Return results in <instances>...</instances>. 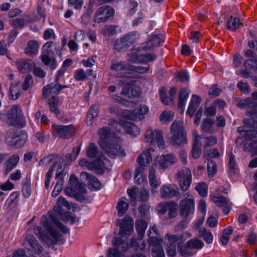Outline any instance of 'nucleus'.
Masks as SVG:
<instances>
[{"mask_svg": "<svg viewBox=\"0 0 257 257\" xmlns=\"http://www.w3.org/2000/svg\"><path fill=\"white\" fill-rule=\"evenodd\" d=\"M148 242L151 247L153 255L155 257H165L162 247L163 239L159 237V231L156 225L150 226L148 231Z\"/></svg>", "mask_w": 257, "mask_h": 257, "instance_id": "nucleus-4", "label": "nucleus"}, {"mask_svg": "<svg viewBox=\"0 0 257 257\" xmlns=\"http://www.w3.org/2000/svg\"><path fill=\"white\" fill-rule=\"evenodd\" d=\"M17 69L21 73H27L31 71L35 66L34 62L28 59H22L16 62Z\"/></svg>", "mask_w": 257, "mask_h": 257, "instance_id": "nucleus-26", "label": "nucleus"}, {"mask_svg": "<svg viewBox=\"0 0 257 257\" xmlns=\"http://www.w3.org/2000/svg\"><path fill=\"white\" fill-rule=\"evenodd\" d=\"M114 14V9L107 6L100 7L96 11L93 21L96 23H104L107 22Z\"/></svg>", "mask_w": 257, "mask_h": 257, "instance_id": "nucleus-12", "label": "nucleus"}, {"mask_svg": "<svg viewBox=\"0 0 257 257\" xmlns=\"http://www.w3.org/2000/svg\"><path fill=\"white\" fill-rule=\"evenodd\" d=\"M24 244L25 248L32 253L39 255L44 251V247L34 236H27Z\"/></svg>", "mask_w": 257, "mask_h": 257, "instance_id": "nucleus-15", "label": "nucleus"}, {"mask_svg": "<svg viewBox=\"0 0 257 257\" xmlns=\"http://www.w3.org/2000/svg\"><path fill=\"white\" fill-rule=\"evenodd\" d=\"M149 111L148 107L145 105H140L133 110L128 111L127 116L129 119L133 120H141L145 118Z\"/></svg>", "mask_w": 257, "mask_h": 257, "instance_id": "nucleus-21", "label": "nucleus"}, {"mask_svg": "<svg viewBox=\"0 0 257 257\" xmlns=\"http://www.w3.org/2000/svg\"><path fill=\"white\" fill-rule=\"evenodd\" d=\"M126 58L127 61L132 63H140L141 55L137 52H132L127 55Z\"/></svg>", "mask_w": 257, "mask_h": 257, "instance_id": "nucleus-55", "label": "nucleus"}, {"mask_svg": "<svg viewBox=\"0 0 257 257\" xmlns=\"http://www.w3.org/2000/svg\"><path fill=\"white\" fill-rule=\"evenodd\" d=\"M52 135L54 137H59L63 139H69L72 136V125H53Z\"/></svg>", "mask_w": 257, "mask_h": 257, "instance_id": "nucleus-18", "label": "nucleus"}, {"mask_svg": "<svg viewBox=\"0 0 257 257\" xmlns=\"http://www.w3.org/2000/svg\"><path fill=\"white\" fill-rule=\"evenodd\" d=\"M232 229L231 226H228L223 230L222 234L220 238V240L222 244L226 245L229 239V236L232 234Z\"/></svg>", "mask_w": 257, "mask_h": 257, "instance_id": "nucleus-49", "label": "nucleus"}, {"mask_svg": "<svg viewBox=\"0 0 257 257\" xmlns=\"http://www.w3.org/2000/svg\"><path fill=\"white\" fill-rule=\"evenodd\" d=\"M186 197L182 199L179 204V213L184 218H186L193 214L195 210V202L193 197L186 193Z\"/></svg>", "mask_w": 257, "mask_h": 257, "instance_id": "nucleus-10", "label": "nucleus"}, {"mask_svg": "<svg viewBox=\"0 0 257 257\" xmlns=\"http://www.w3.org/2000/svg\"><path fill=\"white\" fill-rule=\"evenodd\" d=\"M190 92V91L188 89L182 88L179 93L178 109L181 113L183 112L184 111L185 104Z\"/></svg>", "mask_w": 257, "mask_h": 257, "instance_id": "nucleus-30", "label": "nucleus"}, {"mask_svg": "<svg viewBox=\"0 0 257 257\" xmlns=\"http://www.w3.org/2000/svg\"><path fill=\"white\" fill-rule=\"evenodd\" d=\"M149 67L135 66L131 64L130 65V71L140 74H146L149 72Z\"/></svg>", "mask_w": 257, "mask_h": 257, "instance_id": "nucleus-57", "label": "nucleus"}, {"mask_svg": "<svg viewBox=\"0 0 257 257\" xmlns=\"http://www.w3.org/2000/svg\"><path fill=\"white\" fill-rule=\"evenodd\" d=\"M67 87V85L60 84L58 82L48 84L43 89V96L45 98H48L51 94H57L62 89Z\"/></svg>", "mask_w": 257, "mask_h": 257, "instance_id": "nucleus-27", "label": "nucleus"}, {"mask_svg": "<svg viewBox=\"0 0 257 257\" xmlns=\"http://www.w3.org/2000/svg\"><path fill=\"white\" fill-rule=\"evenodd\" d=\"M80 177L82 178H86L88 182V186L94 190H98L100 189L101 183L97 178L94 176L83 172L81 173Z\"/></svg>", "mask_w": 257, "mask_h": 257, "instance_id": "nucleus-28", "label": "nucleus"}, {"mask_svg": "<svg viewBox=\"0 0 257 257\" xmlns=\"http://www.w3.org/2000/svg\"><path fill=\"white\" fill-rule=\"evenodd\" d=\"M79 165L84 169L89 170H95L98 173H102L105 170L104 165L103 163H99L97 161H89L86 159H82L79 162Z\"/></svg>", "mask_w": 257, "mask_h": 257, "instance_id": "nucleus-20", "label": "nucleus"}, {"mask_svg": "<svg viewBox=\"0 0 257 257\" xmlns=\"http://www.w3.org/2000/svg\"><path fill=\"white\" fill-rule=\"evenodd\" d=\"M39 45L35 41L28 42L27 46L25 48V53L29 55L34 56L37 54Z\"/></svg>", "mask_w": 257, "mask_h": 257, "instance_id": "nucleus-38", "label": "nucleus"}, {"mask_svg": "<svg viewBox=\"0 0 257 257\" xmlns=\"http://www.w3.org/2000/svg\"><path fill=\"white\" fill-rule=\"evenodd\" d=\"M7 121L9 125L23 127L25 122L21 107L19 105H13L7 113Z\"/></svg>", "mask_w": 257, "mask_h": 257, "instance_id": "nucleus-7", "label": "nucleus"}, {"mask_svg": "<svg viewBox=\"0 0 257 257\" xmlns=\"http://www.w3.org/2000/svg\"><path fill=\"white\" fill-rule=\"evenodd\" d=\"M177 208V204L175 202L171 201V205H170V207L168 210L169 218H173L176 217Z\"/></svg>", "mask_w": 257, "mask_h": 257, "instance_id": "nucleus-62", "label": "nucleus"}, {"mask_svg": "<svg viewBox=\"0 0 257 257\" xmlns=\"http://www.w3.org/2000/svg\"><path fill=\"white\" fill-rule=\"evenodd\" d=\"M186 243L187 246L191 249H199L204 245V243L201 240L197 238L191 239L188 240Z\"/></svg>", "mask_w": 257, "mask_h": 257, "instance_id": "nucleus-48", "label": "nucleus"}, {"mask_svg": "<svg viewBox=\"0 0 257 257\" xmlns=\"http://www.w3.org/2000/svg\"><path fill=\"white\" fill-rule=\"evenodd\" d=\"M154 152V149L149 148L141 153L137 158L139 167H142L145 169V168L152 162V155Z\"/></svg>", "mask_w": 257, "mask_h": 257, "instance_id": "nucleus-24", "label": "nucleus"}, {"mask_svg": "<svg viewBox=\"0 0 257 257\" xmlns=\"http://www.w3.org/2000/svg\"><path fill=\"white\" fill-rule=\"evenodd\" d=\"M19 81L11 84L9 91V97L10 99L16 100L20 97L21 92L20 91V87H19Z\"/></svg>", "mask_w": 257, "mask_h": 257, "instance_id": "nucleus-36", "label": "nucleus"}, {"mask_svg": "<svg viewBox=\"0 0 257 257\" xmlns=\"http://www.w3.org/2000/svg\"><path fill=\"white\" fill-rule=\"evenodd\" d=\"M93 4L91 1L86 11L82 16V21L84 24H87L91 20V17L93 12Z\"/></svg>", "mask_w": 257, "mask_h": 257, "instance_id": "nucleus-47", "label": "nucleus"}, {"mask_svg": "<svg viewBox=\"0 0 257 257\" xmlns=\"http://www.w3.org/2000/svg\"><path fill=\"white\" fill-rule=\"evenodd\" d=\"M212 201L218 207H221L225 214L229 213L231 210V203L225 197L221 196H214L211 198Z\"/></svg>", "mask_w": 257, "mask_h": 257, "instance_id": "nucleus-25", "label": "nucleus"}, {"mask_svg": "<svg viewBox=\"0 0 257 257\" xmlns=\"http://www.w3.org/2000/svg\"><path fill=\"white\" fill-rule=\"evenodd\" d=\"M200 102V97L197 95L193 94L187 109V114L192 117Z\"/></svg>", "mask_w": 257, "mask_h": 257, "instance_id": "nucleus-34", "label": "nucleus"}, {"mask_svg": "<svg viewBox=\"0 0 257 257\" xmlns=\"http://www.w3.org/2000/svg\"><path fill=\"white\" fill-rule=\"evenodd\" d=\"M169 141L174 146H182L187 143L186 133L182 120H175L172 124Z\"/></svg>", "mask_w": 257, "mask_h": 257, "instance_id": "nucleus-5", "label": "nucleus"}, {"mask_svg": "<svg viewBox=\"0 0 257 257\" xmlns=\"http://www.w3.org/2000/svg\"><path fill=\"white\" fill-rule=\"evenodd\" d=\"M162 198H171L179 194L178 188L174 184L163 185L160 190Z\"/></svg>", "mask_w": 257, "mask_h": 257, "instance_id": "nucleus-23", "label": "nucleus"}, {"mask_svg": "<svg viewBox=\"0 0 257 257\" xmlns=\"http://www.w3.org/2000/svg\"><path fill=\"white\" fill-rule=\"evenodd\" d=\"M178 181L181 189L183 191H185L187 190L190 187L192 182V178L179 180Z\"/></svg>", "mask_w": 257, "mask_h": 257, "instance_id": "nucleus-64", "label": "nucleus"}, {"mask_svg": "<svg viewBox=\"0 0 257 257\" xmlns=\"http://www.w3.org/2000/svg\"><path fill=\"white\" fill-rule=\"evenodd\" d=\"M144 142L152 145H157L160 149L165 148L163 134L160 130H147L144 135Z\"/></svg>", "mask_w": 257, "mask_h": 257, "instance_id": "nucleus-8", "label": "nucleus"}, {"mask_svg": "<svg viewBox=\"0 0 257 257\" xmlns=\"http://www.w3.org/2000/svg\"><path fill=\"white\" fill-rule=\"evenodd\" d=\"M41 223L47 231L45 232L41 226L36 225L33 228L35 235L49 247L56 244L59 241L60 234L56 230L51 226L46 216H42Z\"/></svg>", "mask_w": 257, "mask_h": 257, "instance_id": "nucleus-3", "label": "nucleus"}, {"mask_svg": "<svg viewBox=\"0 0 257 257\" xmlns=\"http://www.w3.org/2000/svg\"><path fill=\"white\" fill-rule=\"evenodd\" d=\"M246 55L248 57L251 56L252 58V60H248V61L246 62L245 64L246 65V63H247L251 67H254L257 69V60H256V56L254 55L252 51L250 50H247L246 52Z\"/></svg>", "mask_w": 257, "mask_h": 257, "instance_id": "nucleus-59", "label": "nucleus"}, {"mask_svg": "<svg viewBox=\"0 0 257 257\" xmlns=\"http://www.w3.org/2000/svg\"><path fill=\"white\" fill-rule=\"evenodd\" d=\"M204 147L207 148L216 144L217 139L214 136H210L203 138Z\"/></svg>", "mask_w": 257, "mask_h": 257, "instance_id": "nucleus-61", "label": "nucleus"}, {"mask_svg": "<svg viewBox=\"0 0 257 257\" xmlns=\"http://www.w3.org/2000/svg\"><path fill=\"white\" fill-rule=\"evenodd\" d=\"M120 32V29L117 26H105L101 30V33L106 36H110Z\"/></svg>", "mask_w": 257, "mask_h": 257, "instance_id": "nucleus-44", "label": "nucleus"}, {"mask_svg": "<svg viewBox=\"0 0 257 257\" xmlns=\"http://www.w3.org/2000/svg\"><path fill=\"white\" fill-rule=\"evenodd\" d=\"M122 95L126 96L128 97H132V96H137L139 95V92L135 91V93H134V90L130 86L124 87L120 93Z\"/></svg>", "mask_w": 257, "mask_h": 257, "instance_id": "nucleus-54", "label": "nucleus"}, {"mask_svg": "<svg viewBox=\"0 0 257 257\" xmlns=\"http://www.w3.org/2000/svg\"><path fill=\"white\" fill-rule=\"evenodd\" d=\"M81 145L82 143L78 147H74L72 153L66 156L67 159L72 161L75 160L81 151Z\"/></svg>", "mask_w": 257, "mask_h": 257, "instance_id": "nucleus-56", "label": "nucleus"}, {"mask_svg": "<svg viewBox=\"0 0 257 257\" xmlns=\"http://www.w3.org/2000/svg\"><path fill=\"white\" fill-rule=\"evenodd\" d=\"M199 236L202 237L208 243H211L213 241V237L212 233L204 227L199 229Z\"/></svg>", "mask_w": 257, "mask_h": 257, "instance_id": "nucleus-46", "label": "nucleus"}, {"mask_svg": "<svg viewBox=\"0 0 257 257\" xmlns=\"http://www.w3.org/2000/svg\"><path fill=\"white\" fill-rule=\"evenodd\" d=\"M207 185L203 182L198 183L195 186V190L202 197L207 196Z\"/></svg>", "mask_w": 257, "mask_h": 257, "instance_id": "nucleus-51", "label": "nucleus"}, {"mask_svg": "<svg viewBox=\"0 0 257 257\" xmlns=\"http://www.w3.org/2000/svg\"><path fill=\"white\" fill-rule=\"evenodd\" d=\"M177 249L179 253L183 257H190L193 255L190 250L191 248L187 246V243L185 245L178 243Z\"/></svg>", "mask_w": 257, "mask_h": 257, "instance_id": "nucleus-43", "label": "nucleus"}, {"mask_svg": "<svg viewBox=\"0 0 257 257\" xmlns=\"http://www.w3.org/2000/svg\"><path fill=\"white\" fill-rule=\"evenodd\" d=\"M119 124L128 134L136 137L140 135L141 131L140 128L135 124L128 121H120Z\"/></svg>", "mask_w": 257, "mask_h": 257, "instance_id": "nucleus-29", "label": "nucleus"}, {"mask_svg": "<svg viewBox=\"0 0 257 257\" xmlns=\"http://www.w3.org/2000/svg\"><path fill=\"white\" fill-rule=\"evenodd\" d=\"M177 162V158L175 155L170 153L158 157L156 160V163H155L154 165L156 166L158 163L160 169L165 170L170 166L175 164Z\"/></svg>", "mask_w": 257, "mask_h": 257, "instance_id": "nucleus-17", "label": "nucleus"}, {"mask_svg": "<svg viewBox=\"0 0 257 257\" xmlns=\"http://www.w3.org/2000/svg\"><path fill=\"white\" fill-rule=\"evenodd\" d=\"M144 237H133L131 240V247L136 250H143L146 247V243L143 239Z\"/></svg>", "mask_w": 257, "mask_h": 257, "instance_id": "nucleus-31", "label": "nucleus"}, {"mask_svg": "<svg viewBox=\"0 0 257 257\" xmlns=\"http://www.w3.org/2000/svg\"><path fill=\"white\" fill-rule=\"evenodd\" d=\"M174 117V113L172 111H164L160 115V121L166 122L171 121Z\"/></svg>", "mask_w": 257, "mask_h": 257, "instance_id": "nucleus-52", "label": "nucleus"}, {"mask_svg": "<svg viewBox=\"0 0 257 257\" xmlns=\"http://www.w3.org/2000/svg\"><path fill=\"white\" fill-rule=\"evenodd\" d=\"M148 178L150 185L153 189L157 188L161 184V181L157 178L155 169L153 166L150 168Z\"/></svg>", "mask_w": 257, "mask_h": 257, "instance_id": "nucleus-35", "label": "nucleus"}, {"mask_svg": "<svg viewBox=\"0 0 257 257\" xmlns=\"http://www.w3.org/2000/svg\"><path fill=\"white\" fill-rule=\"evenodd\" d=\"M116 224L119 227V235L130 236L134 231V220L131 217L125 216L122 219H117Z\"/></svg>", "mask_w": 257, "mask_h": 257, "instance_id": "nucleus-13", "label": "nucleus"}, {"mask_svg": "<svg viewBox=\"0 0 257 257\" xmlns=\"http://www.w3.org/2000/svg\"><path fill=\"white\" fill-rule=\"evenodd\" d=\"M135 226L138 236L144 237L148 226L147 222L143 219H137L136 220Z\"/></svg>", "mask_w": 257, "mask_h": 257, "instance_id": "nucleus-37", "label": "nucleus"}, {"mask_svg": "<svg viewBox=\"0 0 257 257\" xmlns=\"http://www.w3.org/2000/svg\"><path fill=\"white\" fill-rule=\"evenodd\" d=\"M145 170L142 167H137L136 168L134 182L136 184L140 185L146 180V176L144 175Z\"/></svg>", "mask_w": 257, "mask_h": 257, "instance_id": "nucleus-40", "label": "nucleus"}, {"mask_svg": "<svg viewBox=\"0 0 257 257\" xmlns=\"http://www.w3.org/2000/svg\"><path fill=\"white\" fill-rule=\"evenodd\" d=\"M129 204L127 199L125 197H121L118 199L116 208L118 215L122 216L128 208Z\"/></svg>", "mask_w": 257, "mask_h": 257, "instance_id": "nucleus-33", "label": "nucleus"}, {"mask_svg": "<svg viewBox=\"0 0 257 257\" xmlns=\"http://www.w3.org/2000/svg\"><path fill=\"white\" fill-rule=\"evenodd\" d=\"M201 153L200 143L198 141L194 142L192 150V156L194 159L198 158Z\"/></svg>", "mask_w": 257, "mask_h": 257, "instance_id": "nucleus-53", "label": "nucleus"}, {"mask_svg": "<svg viewBox=\"0 0 257 257\" xmlns=\"http://www.w3.org/2000/svg\"><path fill=\"white\" fill-rule=\"evenodd\" d=\"M207 171L209 177H212L214 176L216 172V165L213 161L209 160L208 161Z\"/></svg>", "mask_w": 257, "mask_h": 257, "instance_id": "nucleus-58", "label": "nucleus"}, {"mask_svg": "<svg viewBox=\"0 0 257 257\" xmlns=\"http://www.w3.org/2000/svg\"><path fill=\"white\" fill-rule=\"evenodd\" d=\"M247 135L252 140V142L249 144V151L253 155H257V130L248 131Z\"/></svg>", "mask_w": 257, "mask_h": 257, "instance_id": "nucleus-32", "label": "nucleus"}, {"mask_svg": "<svg viewBox=\"0 0 257 257\" xmlns=\"http://www.w3.org/2000/svg\"><path fill=\"white\" fill-rule=\"evenodd\" d=\"M130 63H126L123 61L114 62L112 63L110 69L118 72L116 74V77H128L130 73L126 71H130Z\"/></svg>", "mask_w": 257, "mask_h": 257, "instance_id": "nucleus-19", "label": "nucleus"}, {"mask_svg": "<svg viewBox=\"0 0 257 257\" xmlns=\"http://www.w3.org/2000/svg\"><path fill=\"white\" fill-rule=\"evenodd\" d=\"M54 47H55V44L53 42L46 43L43 47L44 51L41 56V60L43 63L46 65L50 66L53 69L57 67V64L55 59H51L48 55L52 52V48Z\"/></svg>", "mask_w": 257, "mask_h": 257, "instance_id": "nucleus-14", "label": "nucleus"}, {"mask_svg": "<svg viewBox=\"0 0 257 257\" xmlns=\"http://www.w3.org/2000/svg\"><path fill=\"white\" fill-rule=\"evenodd\" d=\"M86 156L89 159H94V161H98L99 164L103 163L105 169H107L108 160L94 143H90L89 144L86 149Z\"/></svg>", "mask_w": 257, "mask_h": 257, "instance_id": "nucleus-11", "label": "nucleus"}, {"mask_svg": "<svg viewBox=\"0 0 257 257\" xmlns=\"http://www.w3.org/2000/svg\"><path fill=\"white\" fill-rule=\"evenodd\" d=\"M99 139L98 144L103 151L110 157H123L125 155L120 145V139L110 132L107 127L98 130Z\"/></svg>", "mask_w": 257, "mask_h": 257, "instance_id": "nucleus-2", "label": "nucleus"}, {"mask_svg": "<svg viewBox=\"0 0 257 257\" xmlns=\"http://www.w3.org/2000/svg\"><path fill=\"white\" fill-rule=\"evenodd\" d=\"M214 121L210 118L204 119L202 124V130L206 132H210L212 130V125Z\"/></svg>", "mask_w": 257, "mask_h": 257, "instance_id": "nucleus-63", "label": "nucleus"}, {"mask_svg": "<svg viewBox=\"0 0 257 257\" xmlns=\"http://www.w3.org/2000/svg\"><path fill=\"white\" fill-rule=\"evenodd\" d=\"M63 207L68 210L71 208L68 201L64 197L60 196L57 199L56 205L53 207V210L49 211L48 214L55 226L64 233H67L69 229L59 221L58 218L60 217L63 221L70 222L72 224L78 221V219L74 214L69 212H64L63 210Z\"/></svg>", "mask_w": 257, "mask_h": 257, "instance_id": "nucleus-1", "label": "nucleus"}, {"mask_svg": "<svg viewBox=\"0 0 257 257\" xmlns=\"http://www.w3.org/2000/svg\"><path fill=\"white\" fill-rule=\"evenodd\" d=\"M70 187L65 189V194L69 196H73L78 200H84V195L86 193V189L83 183L80 182L76 177L72 174L69 179Z\"/></svg>", "mask_w": 257, "mask_h": 257, "instance_id": "nucleus-6", "label": "nucleus"}, {"mask_svg": "<svg viewBox=\"0 0 257 257\" xmlns=\"http://www.w3.org/2000/svg\"><path fill=\"white\" fill-rule=\"evenodd\" d=\"M58 98L56 96H53L52 98L50 99L49 102L50 110L53 112L57 117H59V114L60 113L59 110L58 108Z\"/></svg>", "mask_w": 257, "mask_h": 257, "instance_id": "nucleus-45", "label": "nucleus"}, {"mask_svg": "<svg viewBox=\"0 0 257 257\" xmlns=\"http://www.w3.org/2000/svg\"><path fill=\"white\" fill-rule=\"evenodd\" d=\"M74 78L77 81H84L86 78V73L83 69H78L75 71Z\"/></svg>", "mask_w": 257, "mask_h": 257, "instance_id": "nucleus-60", "label": "nucleus"}, {"mask_svg": "<svg viewBox=\"0 0 257 257\" xmlns=\"http://www.w3.org/2000/svg\"><path fill=\"white\" fill-rule=\"evenodd\" d=\"M240 25V20L238 18L230 17L226 23L227 27L228 29L234 31Z\"/></svg>", "mask_w": 257, "mask_h": 257, "instance_id": "nucleus-50", "label": "nucleus"}, {"mask_svg": "<svg viewBox=\"0 0 257 257\" xmlns=\"http://www.w3.org/2000/svg\"><path fill=\"white\" fill-rule=\"evenodd\" d=\"M175 178L177 180L192 178L191 170L188 168L183 167L178 171L175 176Z\"/></svg>", "mask_w": 257, "mask_h": 257, "instance_id": "nucleus-42", "label": "nucleus"}, {"mask_svg": "<svg viewBox=\"0 0 257 257\" xmlns=\"http://www.w3.org/2000/svg\"><path fill=\"white\" fill-rule=\"evenodd\" d=\"M98 115V108L96 105L92 106L89 109L87 114L86 117V124L87 125H90L93 122V119L96 117Z\"/></svg>", "mask_w": 257, "mask_h": 257, "instance_id": "nucleus-41", "label": "nucleus"}, {"mask_svg": "<svg viewBox=\"0 0 257 257\" xmlns=\"http://www.w3.org/2000/svg\"><path fill=\"white\" fill-rule=\"evenodd\" d=\"M138 33L132 32L119 40H117L114 43V48L118 51H121L133 44L137 38Z\"/></svg>", "mask_w": 257, "mask_h": 257, "instance_id": "nucleus-16", "label": "nucleus"}, {"mask_svg": "<svg viewBox=\"0 0 257 257\" xmlns=\"http://www.w3.org/2000/svg\"><path fill=\"white\" fill-rule=\"evenodd\" d=\"M20 160L18 154H15L10 157L5 163L6 170L7 172H10L16 167Z\"/></svg>", "mask_w": 257, "mask_h": 257, "instance_id": "nucleus-39", "label": "nucleus"}, {"mask_svg": "<svg viewBox=\"0 0 257 257\" xmlns=\"http://www.w3.org/2000/svg\"><path fill=\"white\" fill-rule=\"evenodd\" d=\"M28 137L27 133L24 131L10 133L7 134L6 142L9 146L19 148L25 145Z\"/></svg>", "mask_w": 257, "mask_h": 257, "instance_id": "nucleus-9", "label": "nucleus"}, {"mask_svg": "<svg viewBox=\"0 0 257 257\" xmlns=\"http://www.w3.org/2000/svg\"><path fill=\"white\" fill-rule=\"evenodd\" d=\"M164 42V36L162 34L152 35L149 40L142 45L141 48L149 50L160 46Z\"/></svg>", "mask_w": 257, "mask_h": 257, "instance_id": "nucleus-22", "label": "nucleus"}]
</instances>
